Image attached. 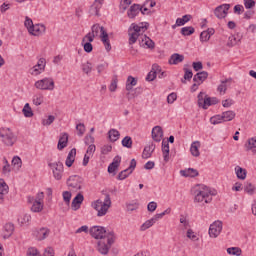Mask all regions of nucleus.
Returning <instances> with one entry per match:
<instances>
[{
  "mask_svg": "<svg viewBox=\"0 0 256 256\" xmlns=\"http://www.w3.org/2000/svg\"><path fill=\"white\" fill-rule=\"evenodd\" d=\"M192 195H194L195 203H203V201L204 203H211L213 201L211 189L203 184L196 185L192 189Z\"/></svg>",
  "mask_w": 256,
  "mask_h": 256,
  "instance_id": "1",
  "label": "nucleus"
},
{
  "mask_svg": "<svg viewBox=\"0 0 256 256\" xmlns=\"http://www.w3.org/2000/svg\"><path fill=\"white\" fill-rule=\"evenodd\" d=\"M147 29H149V23L147 22L140 23L139 25L132 24V27L129 28V45L137 43L139 36L143 35Z\"/></svg>",
  "mask_w": 256,
  "mask_h": 256,
  "instance_id": "2",
  "label": "nucleus"
},
{
  "mask_svg": "<svg viewBox=\"0 0 256 256\" xmlns=\"http://www.w3.org/2000/svg\"><path fill=\"white\" fill-rule=\"evenodd\" d=\"M92 207L97 211L98 217H104L111 208V196L109 194H105L104 201L102 202L101 199H98L92 204Z\"/></svg>",
  "mask_w": 256,
  "mask_h": 256,
  "instance_id": "3",
  "label": "nucleus"
},
{
  "mask_svg": "<svg viewBox=\"0 0 256 256\" xmlns=\"http://www.w3.org/2000/svg\"><path fill=\"white\" fill-rule=\"evenodd\" d=\"M115 243V232L110 231L107 234V237L98 241L97 250L101 255H108L109 249H111V245Z\"/></svg>",
  "mask_w": 256,
  "mask_h": 256,
  "instance_id": "4",
  "label": "nucleus"
},
{
  "mask_svg": "<svg viewBox=\"0 0 256 256\" xmlns=\"http://www.w3.org/2000/svg\"><path fill=\"white\" fill-rule=\"evenodd\" d=\"M0 137L4 145L7 147H13L17 142V137L15 133L11 130V128H1L0 129Z\"/></svg>",
  "mask_w": 256,
  "mask_h": 256,
  "instance_id": "5",
  "label": "nucleus"
},
{
  "mask_svg": "<svg viewBox=\"0 0 256 256\" xmlns=\"http://www.w3.org/2000/svg\"><path fill=\"white\" fill-rule=\"evenodd\" d=\"M34 87L40 91H53L55 89V80L51 77H46L36 81Z\"/></svg>",
  "mask_w": 256,
  "mask_h": 256,
  "instance_id": "6",
  "label": "nucleus"
},
{
  "mask_svg": "<svg viewBox=\"0 0 256 256\" xmlns=\"http://www.w3.org/2000/svg\"><path fill=\"white\" fill-rule=\"evenodd\" d=\"M48 167L51 169L53 173V177L54 179H56V181H61V179H63L64 166L61 163V161H58V162L49 161Z\"/></svg>",
  "mask_w": 256,
  "mask_h": 256,
  "instance_id": "7",
  "label": "nucleus"
},
{
  "mask_svg": "<svg viewBox=\"0 0 256 256\" xmlns=\"http://www.w3.org/2000/svg\"><path fill=\"white\" fill-rule=\"evenodd\" d=\"M83 177L79 175H72L67 179V186L74 191H81L83 189Z\"/></svg>",
  "mask_w": 256,
  "mask_h": 256,
  "instance_id": "8",
  "label": "nucleus"
},
{
  "mask_svg": "<svg viewBox=\"0 0 256 256\" xmlns=\"http://www.w3.org/2000/svg\"><path fill=\"white\" fill-rule=\"evenodd\" d=\"M89 233L94 239L100 240L107 238V235L109 234L103 226H93L89 229Z\"/></svg>",
  "mask_w": 256,
  "mask_h": 256,
  "instance_id": "9",
  "label": "nucleus"
},
{
  "mask_svg": "<svg viewBox=\"0 0 256 256\" xmlns=\"http://www.w3.org/2000/svg\"><path fill=\"white\" fill-rule=\"evenodd\" d=\"M221 231H223V222L217 220L209 227V237L212 239H217V236L221 235Z\"/></svg>",
  "mask_w": 256,
  "mask_h": 256,
  "instance_id": "10",
  "label": "nucleus"
},
{
  "mask_svg": "<svg viewBox=\"0 0 256 256\" xmlns=\"http://www.w3.org/2000/svg\"><path fill=\"white\" fill-rule=\"evenodd\" d=\"M229 9H231V4H222L214 9V15L217 19H225L229 15Z\"/></svg>",
  "mask_w": 256,
  "mask_h": 256,
  "instance_id": "11",
  "label": "nucleus"
},
{
  "mask_svg": "<svg viewBox=\"0 0 256 256\" xmlns=\"http://www.w3.org/2000/svg\"><path fill=\"white\" fill-rule=\"evenodd\" d=\"M135 85H137L136 78L133 76H128L127 81H126V91H128L127 97H128L129 101H130V99H134V97H135V94L131 93V91H133V87H135Z\"/></svg>",
  "mask_w": 256,
  "mask_h": 256,
  "instance_id": "12",
  "label": "nucleus"
},
{
  "mask_svg": "<svg viewBox=\"0 0 256 256\" xmlns=\"http://www.w3.org/2000/svg\"><path fill=\"white\" fill-rule=\"evenodd\" d=\"M45 65H47V62L45 61V58H40L38 60L37 65H35L31 69V75H41L45 71Z\"/></svg>",
  "mask_w": 256,
  "mask_h": 256,
  "instance_id": "13",
  "label": "nucleus"
},
{
  "mask_svg": "<svg viewBox=\"0 0 256 256\" xmlns=\"http://www.w3.org/2000/svg\"><path fill=\"white\" fill-rule=\"evenodd\" d=\"M83 201H85V197L83 196V194L78 193L72 200V211H79V209H81V205H83Z\"/></svg>",
  "mask_w": 256,
  "mask_h": 256,
  "instance_id": "14",
  "label": "nucleus"
},
{
  "mask_svg": "<svg viewBox=\"0 0 256 256\" xmlns=\"http://www.w3.org/2000/svg\"><path fill=\"white\" fill-rule=\"evenodd\" d=\"M121 165V156L117 155L114 157L112 163L108 166V173H113V175H117V170Z\"/></svg>",
  "mask_w": 256,
  "mask_h": 256,
  "instance_id": "15",
  "label": "nucleus"
},
{
  "mask_svg": "<svg viewBox=\"0 0 256 256\" xmlns=\"http://www.w3.org/2000/svg\"><path fill=\"white\" fill-rule=\"evenodd\" d=\"M105 0H95L94 3L91 5L89 9L90 15H95L96 17H99V11L103 7V2Z\"/></svg>",
  "mask_w": 256,
  "mask_h": 256,
  "instance_id": "16",
  "label": "nucleus"
},
{
  "mask_svg": "<svg viewBox=\"0 0 256 256\" xmlns=\"http://www.w3.org/2000/svg\"><path fill=\"white\" fill-rule=\"evenodd\" d=\"M157 73H161V67L153 64L151 71L146 76V81H155L157 79Z\"/></svg>",
  "mask_w": 256,
  "mask_h": 256,
  "instance_id": "17",
  "label": "nucleus"
},
{
  "mask_svg": "<svg viewBox=\"0 0 256 256\" xmlns=\"http://www.w3.org/2000/svg\"><path fill=\"white\" fill-rule=\"evenodd\" d=\"M152 139L156 143H160L161 139H163V128L161 126H155L152 129Z\"/></svg>",
  "mask_w": 256,
  "mask_h": 256,
  "instance_id": "18",
  "label": "nucleus"
},
{
  "mask_svg": "<svg viewBox=\"0 0 256 256\" xmlns=\"http://www.w3.org/2000/svg\"><path fill=\"white\" fill-rule=\"evenodd\" d=\"M34 235L38 241H43L49 237L48 228H40L34 231Z\"/></svg>",
  "mask_w": 256,
  "mask_h": 256,
  "instance_id": "19",
  "label": "nucleus"
},
{
  "mask_svg": "<svg viewBox=\"0 0 256 256\" xmlns=\"http://www.w3.org/2000/svg\"><path fill=\"white\" fill-rule=\"evenodd\" d=\"M45 32V25L43 24H36L32 26L29 33L30 35H33L34 37H39V35H43Z\"/></svg>",
  "mask_w": 256,
  "mask_h": 256,
  "instance_id": "20",
  "label": "nucleus"
},
{
  "mask_svg": "<svg viewBox=\"0 0 256 256\" xmlns=\"http://www.w3.org/2000/svg\"><path fill=\"white\" fill-rule=\"evenodd\" d=\"M67 143H69V134L64 132L60 135L57 149L59 151H63V149H65V147H67Z\"/></svg>",
  "mask_w": 256,
  "mask_h": 256,
  "instance_id": "21",
  "label": "nucleus"
},
{
  "mask_svg": "<svg viewBox=\"0 0 256 256\" xmlns=\"http://www.w3.org/2000/svg\"><path fill=\"white\" fill-rule=\"evenodd\" d=\"M183 61H185V56L179 53H174L170 56L168 63L169 65H179V63H183Z\"/></svg>",
  "mask_w": 256,
  "mask_h": 256,
  "instance_id": "22",
  "label": "nucleus"
},
{
  "mask_svg": "<svg viewBox=\"0 0 256 256\" xmlns=\"http://www.w3.org/2000/svg\"><path fill=\"white\" fill-rule=\"evenodd\" d=\"M141 13V5L133 4L127 12L129 19H135L136 15Z\"/></svg>",
  "mask_w": 256,
  "mask_h": 256,
  "instance_id": "23",
  "label": "nucleus"
},
{
  "mask_svg": "<svg viewBox=\"0 0 256 256\" xmlns=\"http://www.w3.org/2000/svg\"><path fill=\"white\" fill-rule=\"evenodd\" d=\"M209 77V73L207 71L198 72L194 75L193 81L194 83H198V85H201L203 81H205Z\"/></svg>",
  "mask_w": 256,
  "mask_h": 256,
  "instance_id": "24",
  "label": "nucleus"
},
{
  "mask_svg": "<svg viewBox=\"0 0 256 256\" xmlns=\"http://www.w3.org/2000/svg\"><path fill=\"white\" fill-rule=\"evenodd\" d=\"M77 155V149L72 148L68 153V156L65 161L66 167H73V163H75V156Z\"/></svg>",
  "mask_w": 256,
  "mask_h": 256,
  "instance_id": "25",
  "label": "nucleus"
},
{
  "mask_svg": "<svg viewBox=\"0 0 256 256\" xmlns=\"http://www.w3.org/2000/svg\"><path fill=\"white\" fill-rule=\"evenodd\" d=\"M100 39L105 47V50L107 53H109V51H111V41H109V34L107 32H102Z\"/></svg>",
  "mask_w": 256,
  "mask_h": 256,
  "instance_id": "26",
  "label": "nucleus"
},
{
  "mask_svg": "<svg viewBox=\"0 0 256 256\" xmlns=\"http://www.w3.org/2000/svg\"><path fill=\"white\" fill-rule=\"evenodd\" d=\"M14 231H15V226L13 225V223L5 224L3 239H9V237H11V235H13Z\"/></svg>",
  "mask_w": 256,
  "mask_h": 256,
  "instance_id": "27",
  "label": "nucleus"
},
{
  "mask_svg": "<svg viewBox=\"0 0 256 256\" xmlns=\"http://www.w3.org/2000/svg\"><path fill=\"white\" fill-rule=\"evenodd\" d=\"M153 151H155V144L151 143L150 145L145 146L142 153V159H149L151 155H153Z\"/></svg>",
  "mask_w": 256,
  "mask_h": 256,
  "instance_id": "28",
  "label": "nucleus"
},
{
  "mask_svg": "<svg viewBox=\"0 0 256 256\" xmlns=\"http://www.w3.org/2000/svg\"><path fill=\"white\" fill-rule=\"evenodd\" d=\"M246 151H251L253 155H256V138H250L245 144Z\"/></svg>",
  "mask_w": 256,
  "mask_h": 256,
  "instance_id": "29",
  "label": "nucleus"
},
{
  "mask_svg": "<svg viewBox=\"0 0 256 256\" xmlns=\"http://www.w3.org/2000/svg\"><path fill=\"white\" fill-rule=\"evenodd\" d=\"M200 147H201V142L199 141H194L191 144L190 153L193 157H199V155H201V152H199Z\"/></svg>",
  "mask_w": 256,
  "mask_h": 256,
  "instance_id": "30",
  "label": "nucleus"
},
{
  "mask_svg": "<svg viewBox=\"0 0 256 256\" xmlns=\"http://www.w3.org/2000/svg\"><path fill=\"white\" fill-rule=\"evenodd\" d=\"M180 174L182 175V177H198L199 171H197V169L194 168H188L185 170H181Z\"/></svg>",
  "mask_w": 256,
  "mask_h": 256,
  "instance_id": "31",
  "label": "nucleus"
},
{
  "mask_svg": "<svg viewBox=\"0 0 256 256\" xmlns=\"http://www.w3.org/2000/svg\"><path fill=\"white\" fill-rule=\"evenodd\" d=\"M169 142L163 140L162 141V153H163V159L165 163H169Z\"/></svg>",
  "mask_w": 256,
  "mask_h": 256,
  "instance_id": "32",
  "label": "nucleus"
},
{
  "mask_svg": "<svg viewBox=\"0 0 256 256\" xmlns=\"http://www.w3.org/2000/svg\"><path fill=\"white\" fill-rule=\"evenodd\" d=\"M236 177L241 181H245L247 179V170L245 168H241L240 166L235 167Z\"/></svg>",
  "mask_w": 256,
  "mask_h": 256,
  "instance_id": "33",
  "label": "nucleus"
},
{
  "mask_svg": "<svg viewBox=\"0 0 256 256\" xmlns=\"http://www.w3.org/2000/svg\"><path fill=\"white\" fill-rule=\"evenodd\" d=\"M99 31H100V35H103V33H107V31H105V27L99 25V24H94L91 27V34L95 35L96 37H99Z\"/></svg>",
  "mask_w": 256,
  "mask_h": 256,
  "instance_id": "34",
  "label": "nucleus"
},
{
  "mask_svg": "<svg viewBox=\"0 0 256 256\" xmlns=\"http://www.w3.org/2000/svg\"><path fill=\"white\" fill-rule=\"evenodd\" d=\"M108 137L111 143H115V141H119V137H121V133L117 129H110L108 131Z\"/></svg>",
  "mask_w": 256,
  "mask_h": 256,
  "instance_id": "35",
  "label": "nucleus"
},
{
  "mask_svg": "<svg viewBox=\"0 0 256 256\" xmlns=\"http://www.w3.org/2000/svg\"><path fill=\"white\" fill-rule=\"evenodd\" d=\"M242 37L237 34L236 36H230L228 38L227 46L228 47H235V45H239L241 43Z\"/></svg>",
  "mask_w": 256,
  "mask_h": 256,
  "instance_id": "36",
  "label": "nucleus"
},
{
  "mask_svg": "<svg viewBox=\"0 0 256 256\" xmlns=\"http://www.w3.org/2000/svg\"><path fill=\"white\" fill-rule=\"evenodd\" d=\"M243 190L248 195H255L256 187L251 182H245L243 186Z\"/></svg>",
  "mask_w": 256,
  "mask_h": 256,
  "instance_id": "37",
  "label": "nucleus"
},
{
  "mask_svg": "<svg viewBox=\"0 0 256 256\" xmlns=\"http://www.w3.org/2000/svg\"><path fill=\"white\" fill-rule=\"evenodd\" d=\"M235 116L236 114H235V111L233 110H229L222 113V119L224 122L233 121V119H235Z\"/></svg>",
  "mask_w": 256,
  "mask_h": 256,
  "instance_id": "38",
  "label": "nucleus"
},
{
  "mask_svg": "<svg viewBox=\"0 0 256 256\" xmlns=\"http://www.w3.org/2000/svg\"><path fill=\"white\" fill-rule=\"evenodd\" d=\"M191 19H192V16L189 14H186L182 18L176 19V25L177 27H182V25H185V23H189Z\"/></svg>",
  "mask_w": 256,
  "mask_h": 256,
  "instance_id": "39",
  "label": "nucleus"
},
{
  "mask_svg": "<svg viewBox=\"0 0 256 256\" xmlns=\"http://www.w3.org/2000/svg\"><path fill=\"white\" fill-rule=\"evenodd\" d=\"M226 251H227L228 255H234V256L243 255V250H241V248H239V247H230V248H227Z\"/></svg>",
  "mask_w": 256,
  "mask_h": 256,
  "instance_id": "40",
  "label": "nucleus"
},
{
  "mask_svg": "<svg viewBox=\"0 0 256 256\" xmlns=\"http://www.w3.org/2000/svg\"><path fill=\"white\" fill-rule=\"evenodd\" d=\"M32 101H33V105H36V107H39V105H41L43 101H45V97L43 96V94L38 93L33 96Z\"/></svg>",
  "mask_w": 256,
  "mask_h": 256,
  "instance_id": "41",
  "label": "nucleus"
},
{
  "mask_svg": "<svg viewBox=\"0 0 256 256\" xmlns=\"http://www.w3.org/2000/svg\"><path fill=\"white\" fill-rule=\"evenodd\" d=\"M31 211H33V213H41V211H43V202L34 200Z\"/></svg>",
  "mask_w": 256,
  "mask_h": 256,
  "instance_id": "42",
  "label": "nucleus"
},
{
  "mask_svg": "<svg viewBox=\"0 0 256 256\" xmlns=\"http://www.w3.org/2000/svg\"><path fill=\"white\" fill-rule=\"evenodd\" d=\"M142 43H144L148 49H155V42H153L151 38L147 37V35L143 36Z\"/></svg>",
  "mask_w": 256,
  "mask_h": 256,
  "instance_id": "43",
  "label": "nucleus"
},
{
  "mask_svg": "<svg viewBox=\"0 0 256 256\" xmlns=\"http://www.w3.org/2000/svg\"><path fill=\"white\" fill-rule=\"evenodd\" d=\"M193 33H195V28L192 26L181 28V34L184 35V37H189V35H193Z\"/></svg>",
  "mask_w": 256,
  "mask_h": 256,
  "instance_id": "44",
  "label": "nucleus"
},
{
  "mask_svg": "<svg viewBox=\"0 0 256 256\" xmlns=\"http://www.w3.org/2000/svg\"><path fill=\"white\" fill-rule=\"evenodd\" d=\"M7 193H9V186L5 180L0 179V195H7Z\"/></svg>",
  "mask_w": 256,
  "mask_h": 256,
  "instance_id": "45",
  "label": "nucleus"
},
{
  "mask_svg": "<svg viewBox=\"0 0 256 256\" xmlns=\"http://www.w3.org/2000/svg\"><path fill=\"white\" fill-rule=\"evenodd\" d=\"M193 79V71L184 68V79H182V83H187V81H191Z\"/></svg>",
  "mask_w": 256,
  "mask_h": 256,
  "instance_id": "46",
  "label": "nucleus"
},
{
  "mask_svg": "<svg viewBox=\"0 0 256 256\" xmlns=\"http://www.w3.org/2000/svg\"><path fill=\"white\" fill-rule=\"evenodd\" d=\"M82 71L86 75H89L93 71V64L91 62H86L82 64Z\"/></svg>",
  "mask_w": 256,
  "mask_h": 256,
  "instance_id": "47",
  "label": "nucleus"
},
{
  "mask_svg": "<svg viewBox=\"0 0 256 256\" xmlns=\"http://www.w3.org/2000/svg\"><path fill=\"white\" fill-rule=\"evenodd\" d=\"M122 146L126 147V149H131L133 147V140L130 136H125L122 140Z\"/></svg>",
  "mask_w": 256,
  "mask_h": 256,
  "instance_id": "48",
  "label": "nucleus"
},
{
  "mask_svg": "<svg viewBox=\"0 0 256 256\" xmlns=\"http://www.w3.org/2000/svg\"><path fill=\"white\" fill-rule=\"evenodd\" d=\"M130 175H131V170H129V169L127 168V169L121 171V172L118 174L117 179H118L119 181H123V180L127 179V177H129Z\"/></svg>",
  "mask_w": 256,
  "mask_h": 256,
  "instance_id": "49",
  "label": "nucleus"
},
{
  "mask_svg": "<svg viewBox=\"0 0 256 256\" xmlns=\"http://www.w3.org/2000/svg\"><path fill=\"white\" fill-rule=\"evenodd\" d=\"M22 112L24 114V117H33V110L31 109V106L29 105V103H26L24 105Z\"/></svg>",
  "mask_w": 256,
  "mask_h": 256,
  "instance_id": "50",
  "label": "nucleus"
},
{
  "mask_svg": "<svg viewBox=\"0 0 256 256\" xmlns=\"http://www.w3.org/2000/svg\"><path fill=\"white\" fill-rule=\"evenodd\" d=\"M229 82H231V78L221 81V84L218 86L219 93H226V91H227V83H229Z\"/></svg>",
  "mask_w": 256,
  "mask_h": 256,
  "instance_id": "51",
  "label": "nucleus"
},
{
  "mask_svg": "<svg viewBox=\"0 0 256 256\" xmlns=\"http://www.w3.org/2000/svg\"><path fill=\"white\" fill-rule=\"evenodd\" d=\"M12 165L13 167H15V169L19 170L23 165V161H21V158L19 156H14L12 159Z\"/></svg>",
  "mask_w": 256,
  "mask_h": 256,
  "instance_id": "52",
  "label": "nucleus"
},
{
  "mask_svg": "<svg viewBox=\"0 0 256 256\" xmlns=\"http://www.w3.org/2000/svg\"><path fill=\"white\" fill-rule=\"evenodd\" d=\"M186 237L188 239H191V241H199V237L197 236V234H195V232L191 228L187 230Z\"/></svg>",
  "mask_w": 256,
  "mask_h": 256,
  "instance_id": "53",
  "label": "nucleus"
},
{
  "mask_svg": "<svg viewBox=\"0 0 256 256\" xmlns=\"http://www.w3.org/2000/svg\"><path fill=\"white\" fill-rule=\"evenodd\" d=\"M210 123L212 125H219V123H223V115H216L210 118Z\"/></svg>",
  "mask_w": 256,
  "mask_h": 256,
  "instance_id": "54",
  "label": "nucleus"
},
{
  "mask_svg": "<svg viewBox=\"0 0 256 256\" xmlns=\"http://www.w3.org/2000/svg\"><path fill=\"white\" fill-rule=\"evenodd\" d=\"M118 79H117V75H114L111 81V84L109 86V91H111V93H114V91H117V83H118Z\"/></svg>",
  "mask_w": 256,
  "mask_h": 256,
  "instance_id": "55",
  "label": "nucleus"
},
{
  "mask_svg": "<svg viewBox=\"0 0 256 256\" xmlns=\"http://www.w3.org/2000/svg\"><path fill=\"white\" fill-rule=\"evenodd\" d=\"M95 37H96L95 35L89 32L83 37L82 43H93V41H95Z\"/></svg>",
  "mask_w": 256,
  "mask_h": 256,
  "instance_id": "56",
  "label": "nucleus"
},
{
  "mask_svg": "<svg viewBox=\"0 0 256 256\" xmlns=\"http://www.w3.org/2000/svg\"><path fill=\"white\" fill-rule=\"evenodd\" d=\"M24 25L27 28L28 33H29L31 31V29H33L35 24H33V20L31 18H29V16H26Z\"/></svg>",
  "mask_w": 256,
  "mask_h": 256,
  "instance_id": "57",
  "label": "nucleus"
},
{
  "mask_svg": "<svg viewBox=\"0 0 256 256\" xmlns=\"http://www.w3.org/2000/svg\"><path fill=\"white\" fill-rule=\"evenodd\" d=\"M207 97V94L205 92H200L198 94V106L203 108V105L205 103V99Z\"/></svg>",
  "mask_w": 256,
  "mask_h": 256,
  "instance_id": "58",
  "label": "nucleus"
},
{
  "mask_svg": "<svg viewBox=\"0 0 256 256\" xmlns=\"http://www.w3.org/2000/svg\"><path fill=\"white\" fill-rule=\"evenodd\" d=\"M132 2L133 0H122V2L120 3V9L122 10V13H125V11H127V7H129Z\"/></svg>",
  "mask_w": 256,
  "mask_h": 256,
  "instance_id": "59",
  "label": "nucleus"
},
{
  "mask_svg": "<svg viewBox=\"0 0 256 256\" xmlns=\"http://www.w3.org/2000/svg\"><path fill=\"white\" fill-rule=\"evenodd\" d=\"M19 223H21V225H27V223H29V221H31V215L29 214H24L23 217H20L18 219Z\"/></svg>",
  "mask_w": 256,
  "mask_h": 256,
  "instance_id": "60",
  "label": "nucleus"
},
{
  "mask_svg": "<svg viewBox=\"0 0 256 256\" xmlns=\"http://www.w3.org/2000/svg\"><path fill=\"white\" fill-rule=\"evenodd\" d=\"M82 47L85 53H91L93 51V44L91 42H82Z\"/></svg>",
  "mask_w": 256,
  "mask_h": 256,
  "instance_id": "61",
  "label": "nucleus"
},
{
  "mask_svg": "<svg viewBox=\"0 0 256 256\" xmlns=\"http://www.w3.org/2000/svg\"><path fill=\"white\" fill-rule=\"evenodd\" d=\"M180 223L183 225L184 229H189V227H191L189 220L184 215L180 216Z\"/></svg>",
  "mask_w": 256,
  "mask_h": 256,
  "instance_id": "62",
  "label": "nucleus"
},
{
  "mask_svg": "<svg viewBox=\"0 0 256 256\" xmlns=\"http://www.w3.org/2000/svg\"><path fill=\"white\" fill-rule=\"evenodd\" d=\"M27 256H41V253H39L37 248L31 247L27 250Z\"/></svg>",
  "mask_w": 256,
  "mask_h": 256,
  "instance_id": "63",
  "label": "nucleus"
},
{
  "mask_svg": "<svg viewBox=\"0 0 256 256\" xmlns=\"http://www.w3.org/2000/svg\"><path fill=\"white\" fill-rule=\"evenodd\" d=\"M245 9H253L255 7V0H243Z\"/></svg>",
  "mask_w": 256,
  "mask_h": 256,
  "instance_id": "64",
  "label": "nucleus"
}]
</instances>
